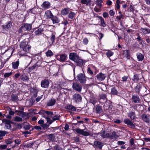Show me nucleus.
<instances>
[{
    "label": "nucleus",
    "instance_id": "obj_1",
    "mask_svg": "<svg viewBox=\"0 0 150 150\" xmlns=\"http://www.w3.org/2000/svg\"><path fill=\"white\" fill-rule=\"evenodd\" d=\"M136 92L141 96L145 95L146 94V89L144 86L141 87L140 85H137L135 88Z\"/></svg>",
    "mask_w": 150,
    "mask_h": 150
},
{
    "label": "nucleus",
    "instance_id": "obj_2",
    "mask_svg": "<svg viewBox=\"0 0 150 150\" xmlns=\"http://www.w3.org/2000/svg\"><path fill=\"white\" fill-rule=\"evenodd\" d=\"M32 25L27 23H23L19 30V33L23 32V31H29L31 28Z\"/></svg>",
    "mask_w": 150,
    "mask_h": 150
},
{
    "label": "nucleus",
    "instance_id": "obj_3",
    "mask_svg": "<svg viewBox=\"0 0 150 150\" xmlns=\"http://www.w3.org/2000/svg\"><path fill=\"white\" fill-rule=\"evenodd\" d=\"M76 78L79 82L81 83H84L86 81L84 74L82 73L78 74L76 76Z\"/></svg>",
    "mask_w": 150,
    "mask_h": 150
},
{
    "label": "nucleus",
    "instance_id": "obj_4",
    "mask_svg": "<svg viewBox=\"0 0 150 150\" xmlns=\"http://www.w3.org/2000/svg\"><path fill=\"white\" fill-rule=\"evenodd\" d=\"M77 134H81L84 136H87L90 135V133L86 131H85L84 129L79 128H76L74 129Z\"/></svg>",
    "mask_w": 150,
    "mask_h": 150
},
{
    "label": "nucleus",
    "instance_id": "obj_5",
    "mask_svg": "<svg viewBox=\"0 0 150 150\" xmlns=\"http://www.w3.org/2000/svg\"><path fill=\"white\" fill-rule=\"evenodd\" d=\"M72 99L75 103H78L81 101L82 97L80 94L76 93L73 96Z\"/></svg>",
    "mask_w": 150,
    "mask_h": 150
},
{
    "label": "nucleus",
    "instance_id": "obj_6",
    "mask_svg": "<svg viewBox=\"0 0 150 150\" xmlns=\"http://www.w3.org/2000/svg\"><path fill=\"white\" fill-rule=\"evenodd\" d=\"M69 57L71 60L74 61L75 62L79 57L78 55L76 53L73 52L71 53H70Z\"/></svg>",
    "mask_w": 150,
    "mask_h": 150
},
{
    "label": "nucleus",
    "instance_id": "obj_7",
    "mask_svg": "<svg viewBox=\"0 0 150 150\" xmlns=\"http://www.w3.org/2000/svg\"><path fill=\"white\" fill-rule=\"evenodd\" d=\"M124 122L125 124L129 125L130 128L133 129L135 128V125L129 119L127 118L125 119L124 120Z\"/></svg>",
    "mask_w": 150,
    "mask_h": 150
},
{
    "label": "nucleus",
    "instance_id": "obj_8",
    "mask_svg": "<svg viewBox=\"0 0 150 150\" xmlns=\"http://www.w3.org/2000/svg\"><path fill=\"white\" fill-rule=\"evenodd\" d=\"M73 88L79 92H80L82 89V86L79 84L76 83H73Z\"/></svg>",
    "mask_w": 150,
    "mask_h": 150
},
{
    "label": "nucleus",
    "instance_id": "obj_9",
    "mask_svg": "<svg viewBox=\"0 0 150 150\" xmlns=\"http://www.w3.org/2000/svg\"><path fill=\"white\" fill-rule=\"evenodd\" d=\"M49 84V82L48 80L46 79L42 81L41 83V87L45 88H47Z\"/></svg>",
    "mask_w": 150,
    "mask_h": 150
},
{
    "label": "nucleus",
    "instance_id": "obj_10",
    "mask_svg": "<svg viewBox=\"0 0 150 150\" xmlns=\"http://www.w3.org/2000/svg\"><path fill=\"white\" fill-rule=\"evenodd\" d=\"M94 145L97 148L100 149L102 148L103 146L104 145V144L100 142L95 141L94 142Z\"/></svg>",
    "mask_w": 150,
    "mask_h": 150
},
{
    "label": "nucleus",
    "instance_id": "obj_11",
    "mask_svg": "<svg viewBox=\"0 0 150 150\" xmlns=\"http://www.w3.org/2000/svg\"><path fill=\"white\" fill-rule=\"evenodd\" d=\"M15 112H17V115L22 117H25L28 115V113H26L22 111L16 110Z\"/></svg>",
    "mask_w": 150,
    "mask_h": 150
},
{
    "label": "nucleus",
    "instance_id": "obj_12",
    "mask_svg": "<svg viewBox=\"0 0 150 150\" xmlns=\"http://www.w3.org/2000/svg\"><path fill=\"white\" fill-rule=\"evenodd\" d=\"M96 77L99 81H101L105 79V76L104 74L100 73L96 75Z\"/></svg>",
    "mask_w": 150,
    "mask_h": 150
},
{
    "label": "nucleus",
    "instance_id": "obj_13",
    "mask_svg": "<svg viewBox=\"0 0 150 150\" xmlns=\"http://www.w3.org/2000/svg\"><path fill=\"white\" fill-rule=\"evenodd\" d=\"M76 63V64L78 66L81 67L83 64V60L79 57L77 60L74 62Z\"/></svg>",
    "mask_w": 150,
    "mask_h": 150
},
{
    "label": "nucleus",
    "instance_id": "obj_14",
    "mask_svg": "<svg viewBox=\"0 0 150 150\" xmlns=\"http://www.w3.org/2000/svg\"><path fill=\"white\" fill-rule=\"evenodd\" d=\"M45 16L47 18H52L53 16V15L51 11L49 10H47L45 12Z\"/></svg>",
    "mask_w": 150,
    "mask_h": 150
},
{
    "label": "nucleus",
    "instance_id": "obj_15",
    "mask_svg": "<svg viewBox=\"0 0 150 150\" xmlns=\"http://www.w3.org/2000/svg\"><path fill=\"white\" fill-rule=\"evenodd\" d=\"M56 101V100L52 98L49 100L47 105L48 106H53L55 104Z\"/></svg>",
    "mask_w": 150,
    "mask_h": 150
},
{
    "label": "nucleus",
    "instance_id": "obj_16",
    "mask_svg": "<svg viewBox=\"0 0 150 150\" xmlns=\"http://www.w3.org/2000/svg\"><path fill=\"white\" fill-rule=\"evenodd\" d=\"M119 136L117 135L116 132L115 131H113L111 134L110 135L108 138L111 139H117Z\"/></svg>",
    "mask_w": 150,
    "mask_h": 150
},
{
    "label": "nucleus",
    "instance_id": "obj_17",
    "mask_svg": "<svg viewBox=\"0 0 150 150\" xmlns=\"http://www.w3.org/2000/svg\"><path fill=\"white\" fill-rule=\"evenodd\" d=\"M100 136L103 138H108L110 136V134L109 133H105V131L102 132L100 133Z\"/></svg>",
    "mask_w": 150,
    "mask_h": 150
},
{
    "label": "nucleus",
    "instance_id": "obj_18",
    "mask_svg": "<svg viewBox=\"0 0 150 150\" xmlns=\"http://www.w3.org/2000/svg\"><path fill=\"white\" fill-rule=\"evenodd\" d=\"M50 3L48 1H45L42 5V7L43 9L48 8L50 6Z\"/></svg>",
    "mask_w": 150,
    "mask_h": 150
},
{
    "label": "nucleus",
    "instance_id": "obj_19",
    "mask_svg": "<svg viewBox=\"0 0 150 150\" xmlns=\"http://www.w3.org/2000/svg\"><path fill=\"white\" fill-rule=\"evenodd\" d=\"M142 120L145 122L147 123L149 122V117L146 115L143 114L142 115Z\"/></svg>",
    "mask_w": 150,
    "mask_h": 150
},
{
    "label": "nucleus",
    "instance_id": "obj_20",
    "mask_svg": "<svg viewBox=\"0 0 150 150\" xmlns=\"http://www.w3.org/2000/svg\"><path fill=\"white\" fill-rule=\"evenodd\" d=\"M65 108L69 110L74 111L76 110V108L75 107L72 105H69L65 106Z\"/></svg>",
    "mask_w": 150,
    "mask_h": 150
},
{
    "label": "nucleus",
    "instance_id": "obj_21",
    "mask_svg": "<svg viewBox=\"0 0 150 150\" xmlns=\"http://www.w3.org/2000/svg\"><path fill=\"white\" fill-rule=\"evenodd\" d=\"M97 17L100 20L101 26L103 27H105L106 25L105 23L103 18L102 17L100 16H97Z\"/></svg>",
    "mask_w": 150,
    "mask_h": 150
},
{
    "label": "nucleus",
    "instance_id": "obj_22",
    "mask_svg": "<svg viewBox=\"0 0 150 150\" xmlns=\"http://www.w3.org/2000/svg\"><path fill=\"white\" fill-rule=\"evenodd\" d=\"M70 9L69 8H64L61 11V13L63 15H66L69 13Z\"/></svg>",
    "mask_w": 150,
    "mask_h": 150
},
{
    "label": "nucleus",
    "instance_id": "obj_23",
    "mask_svg": "<svg viewBox=\"0 0 150 150\" xmlns=\"http://www.w3.org/2000/svg\"><path fill=\"white\" fill-rule=\"evenodd\" d=\"M132 100L133 101L134 103H137L139 102L140 99L138 96L133 95L132 96Z\"/></svg>",
    "mask_w": 150,
    "mask_h": 150
},
{
    "label": "nucleus",
    "instance_id": "obj_24",
    "mask_svg": "<svg viewBox=\"0 0 150 150\" xmlns=\"http://www.w3.org/2000/svg\"><path fill=\"white\" fill-rule=\"evenodd\" d=\"M11 100L14 102L17 101L18 100L17 96L16 95L12 94L11 96Z\"/></svg>",
    "mask_w": 150,
    "mask_h": 150
},
{
    "label": "nucleus",
    "instance_id": "obj_25",
    "mask_svg": "<svg viewBox=\"0 0 150 150\" xmlns=\"http://www.w3.org/2000/svg\"><path fill=\"white\" fill-rule=\"evenodd\" d=\"M60 59L62 61H64L65 60L67 59V55L64 54H60Z\"/></svg>",
    "mask_w": 150,
    "mask_h": 150
},
{
    "label": "nucleus",
    "instance_id": "obj_26",
    "mask_svg": "<svg viewBox=\"0 0 150 150\" xmlns=\"http://www.w3.org/2000/svg\"><path fill=\"white\" fill-rule=\"evenodd\" d=\"M11 21H10L8 23L7 25H3L2 27L3 28L5 29V30H7L11 27Z\"/></svg>",
    "mask_w": 150,
    "mask_h": 150
},
{
    "label": "nucleus",
    "instance_id": "obj_27",
    "mask_svg": "<svg viewBox=\"0 0 150 150\" xmlns=\"http://www.w3.org/2000/svg\"><path fill=\"white\" fill-rule=\"evenodd\" d=\"M7 134V132L4 131L0 130V140L3 138V137Z\"/></svg>",
    "mask_w": 150,
    "mask_h": 150
},
{
    "label": "nucleus",
    "instance_id": "obj_28",
    "mask_svg": "<svg viewBox=\"0 0 150 150\" xmlns=\"http://www.w3.org/2000/svg\"><path fill=\"white\" fill-rule=\"evenodd\" d=\"M13 68L14 69H17L19 64V62L17 61L16 62H13L12 63Z\"/></svg>",
    "mask_w": 150,
    "mask_h": 150
},
{
    "label": "nucleus",
    "instance_id": "obj_29",
    "mask_svg": "<svg viewBox=\"0 0 150 150\" xmlns=\"http://www.w3.org/2000/svg\"><path fill=\"white\" fill-rule=\"evenodd\" d=\"M129 117H130L132 120H134V119L135 117V115L134 112L131 111L128 114Z\"/></svg>",
    "mask_w": 150,
    "mask_h": 150
},
{
    "label": "nucleus",
    "instance_id": "obj_30",
    "mask_svg": "<svg viewBox=\"0 0 150 150\" xmlns=\"http://www.w3.org/2000/svg\"><path fill=\"white\" fill-rule=\"evenodd\" d=\"M140 30L144 33L148 34L150 33V30L149 28H142Z\"/></svg>",
    "mask_w": 150,
    "mask_h": 150
},
{
    "label": "nucleus",
    "instance_id": "obj_31",
    "mask_svg": "<svg viewBox=\"0 0 150 150\" xmlns=\"http://www.w3.org/2000/svg\"><path fill=\"white\" fill-rule=\"evenodd\" d=\"M53 23H57L59 22V20L58 18L56 16L53 17L51 18Z\"/></svg>",
    "mask_w": 150,
    "mask_h": 150
},
{
    "label": "nucleus",
    "instance_id": "obj_32",
    "mask_svg": "<svg viewBox=\"0 0 150 150\" xmlns=\"http://www.w3.org/2000/svg\"><path fill=\"white\" fill-rule=\"evenodd\" d=\"M21 79L23 81H27L29 79L28 76L25 74L22 75L21 76Z\"/></svg>",
    "mask_w": 150,
    "mask_h": 150
},
{
    "label": "nucleus",
    "instance_id": "obj_33",
    "mask_svg": "<svg viewBox=\"0 0 150 150\" xmlns=\"http://www.w3.org/2000/svg\"><path fill=\"white\" fill-rule=\"evenodd\" d=\"M137 56L139 61H142L144 58V56L140 53H138L137 54Z\"/></svg>",
    "mask_w": 150,
    "mask_h": 150
},
{
    "label": "nucleus",
    "instance_id": "obj_34",
    "mask_svg": "<svg viewBox=\"0 0 150 150\" xmlns=\"http://www.w3.org/2000/svg\"><path fill=\"white\" fill-rule=\"evenodd\" d=\"M43 30L42 28H39L35 31V35H39L41 34L43 32Z\"/></svg>",
    "mask_w": 150,
    "mask_h": 150
},
{
    "label": "nucleus",
    "instance_id": "obj_35",
    "mask_svg": "<svg viewBox=\"0 0 150 150\" xmlns=\"http://www.w3.org/2000/svg\"><path fill=\"white\" fill-rule=\"evenodd\" d=\"M28 44H27L25 42H21L20 45V47L21 49H23V48H25L26 46L28 45Z\"/></svg>",
    "mask_w": 150,
    "mask_h": 150
},
{
    "label": "nucleus",
    "instance_id": "obj_36",
    "mask_svg": "<svg viewBox=\"0 0 150 150\" xmlns=\"http://www.w3.org/2000/svg\"><path fill=\"white\" fill-rule=\"evenodd\" d=\"M103 2V0H97L96 1V4L98 7L101 8L102 7V3Z\"/></svg>",
    "mask_w": 150,
    "mask_h": 150
},
{
    "label": "nucleus",
    "instance_id": "obj_37",
    "mask_svg": "<svg viewBox=\"0 0 150 150\" xmlns=\"http://www.w3.org/2000/svg\"><path fill=\"white\" fill-rule=\"evenodd\" d=\"M38 62H37L36 64H34L33 66L31 67H30L29 69V70L30 71H32L36 67H39L40 65L38 64Z\"/></svg>",
    "mask_w": 150,
    "mask_h": 150
},
{
    "label": "nucleus",
    "instance_id": "obj_38",
    "mask_svg": "<svg viewBox=\"0 0 150 150\" xmlns=\"http://www.w3.org/2000/svg\"><path fill=\"white\" fill-rule=\"evenodd\" d=\"M96 111L98 113H100L102 111L101 107L100 106H97L96 108Z\"/></svg>",
    "mask_w": 150,
    "mask_h": 150
},
{
    "label": "nucleus",
    "instance_id": "obj_39",
    "mask_svg": "<svg viewBox=\"0 0 150 150\" xmlns=\"http://www.w3.org/2000/svg\"><path fill=\"white\" fill-rule=\"evenodd\" d=\"M34 144V143H28L25 144L24 145V146L26 148H28L30 147H31L32 146H33Z\"/></svg>",
    "mask_w": 150,
    "mask_h": 150
},
{
    "label": "nucleus",
    "instance_id": "obj_40",
    "mask_svg": "<svg viewBox=\"0 0 150 150\" xmlns=\"http://www.w3.org/2000/svg\"><path fill=\"white\" fill-rule=\"evenodd\" d=\"M47 56L48 57H50L53 55V53L50 50H48L46 53Z\"/></svg>",
    "mask_w": 150,
    "mask_h": 150
},
{
    "label": "nucleus",
    "instance_id": "obj_41",
    "mask_svg": "<svg viewBox=\"0 0 150 150\" xmlns=\"http://www.w3.org/2000/svg\"><path fill=\"white\" fill-rule=\"evenodd\" d=\"M48 139L50 141L53 140L54 138V135L52 134H50L47 136Z\"/></svg>",
    "mask_w": 150,
    "mask_h": 150
},
{
    "label": "nucleus",
    "instance_id": "obj_42",
    "mask_svg": "<svg viewBox=\"0 0 150 150\" xmlns=\"http://www.w3.org/2000/svg\"><path fill=\"white\" fill-rule=\"evenodd\" d=\"M113 54V52L110 50H108L106 53V55L107 57L109 58Z\"/></svg>",
    "mask_w": 150,
    "mask_h": 150
},
{
    "label": "nucleus",
    "instance_id": "obj_43",
    "mask_svg": "<svg viewBox=\"0 0 150 150\" xmlns=\"http://www.w3.org/2000/svg\"><path fill=\"white\" fill-rule=\"evenodd\" d=\"M30 46L28 45L25 46V48H23L22 50L26 52H28L30 51Z\"/></svg>",
    "mask_w": 150,
    "mask_h": 150
},
{
    "label": "nucleus",
    "instance_id": "obj_44",
    "mask_svg": "<svg viewBox=\"0 0 150 150\" xmlns=\"http://www.w3.org/2000/svg\"><path fill=\"white\" fill-rule=\"evenodd\" d=\"M14 120L16 122H21L23 120L22 119L18 116H16L15 117Z\"/></svg>",
    "mask_w": 150,
    "mask_h": 150
},
{
    "label": "nucleus",
    "instance_id": "obj_45",
    "mask_svg": "<svg viewBox=\"0 0 150 150\" xmlns=\"http://www.w3.org/2000/svg\"><path fill=\"white\" fill-rule=\"evenodd\" d=\"M111 93L113 94L117 95L118 92L115 88H113L111 89Z\"/></svg>",
    "mask_w": 150,
    "mask_h": 150
},
{
    "label": "nucleus",
    "instance_id": "obj_46",
    "mask_svg": "<svg viewBox=\"0 0 150 150\" xmlns=\"http://www.w3.org/2000/svg\"><path fill=\"white\" fill-rule=\"evenodd\" d=\"M46 118L47 121V122H49V124H51L52 122H53V120H51L50 119L49 117L48 116L46 117Z\"/></svg>",
    "mask_w": 150,
    "mask_h": 150
},
{
    "label": "nucleus",
    "instance_id": "obj_47",
    "mask_svg": "<svg viewBox=\"0 0 150 150\" xmlns=\"http://www.w3.org/2000/svg\"><path fill=\"white\" fill-rule=\"evenodd\" d=\"M54 148L55 150H62V149L58 145H56Z\"/></svg>",
    "mask_w": 150,
    "mask_h": 150
},
{
    "label": "nucleus",
    "instance_id": "obj_48",
    "mask_svg": "<svg viewBox=\"0 0 150 150\" xmlns=\"http://www.w3.org/2000/svg\"><path fill=\"white\" fill-rule=\"evenodd\" d=\"M74 16V13L71 12L69 13V14L68 17L69 18H70L71 19H72L73 18Z\"/></svg>",
    "mask_w": 150,
    "mask_h": 150
},
{
    "label": "nucleus",
    "instance_id": "obj_49",
    "mask_svg": "<svg viewBox=\"0 0 150 150\" xmlns=\"http://www.w3.org/2000/svg\"><path fill=\"white\" fill-rule=\"evenodd\" d=\"M124 53L126 54V55H127V58L128 59H129L130 56L129 51L127 50H125Z\"/></svg>",
    "mask_w": 150,
    "mask_h": 150
},
{
    "label": "nucleus",
    "instance_id": "obj_50",
    "mask_svg": "<svg viewBox=\"0 0 150 150\" xmlns=\"http://www.w3.org/2000/svg\"><path fill=\"white\" fill-rule=\"evenodd\" d=\"M24 128L25 130H28L30 129V125L29 124L25 125H24Z\"/></svg>",
    "mask_w": 150,
    "mask_h": 150
},
{
    "label": "nucleus",
    "instance_id": "obj_51",
    "mask_svg": "<svg viewBox=\"0 0 150 150\" xmlns=\"http://www.w3.org/2000/svg\"><path fill=\"white\" fill-rule=\"evenodd\" d=\"M55 39V37L54 35L52 34L51 37V38L50 39L53 43L54 42V41Z\"/></svg>",
    "mask_w": 150,
    "mask_h": 150
},
{
    "label": "nucleus",
    "instance_id": "obj_52",
    "mask_svg": "<svg viewBox=\"0 0 150 150\" xmlns=\"http://www.w3.org/2000/svg\"><path fill=\"white\" fill-rule=\"evenodd\" d=\"M12 72L9 73H6L4 75V77L5 78L8 77L12 74Z\"/></svg>",
    "mask_w": 150,
    "mask_h": 150
},
{
    "label": "nucleus",
    "instance_id": "obj_53",
    "mask_svg": "<svg viewBox=\"0 0 150 150\" xmlns=\"http://www.w3.org/2000/svg\"><path fill=\"white\" fill-rule=\"evenodd\" d=\"M87 72L91 75H92L93 74V71L91 70L90 68L88 67L87 69Z\"/></svg>",
    "mask_w": 150,
    "mask_h": 150
},
{
    "label": "nucleus",
    "instance_id": "obj_54",
    "mask_svg": "<svg viewBox=\"0 0 150 150\" xmlns=\"http://www.w3.org/2000/svg\"><path fill=\"white\" fill-rule=\"evenodd\" d=\"M45 114H46L47 115H50L51 116L53 115V113L52 112L47 111H45Z\"/></svg>",
    "mask_w": 150,
    "mask_h": 150
},
{
    "label": "nucleus",
    "instance_id": "obj_55",
    "mask_svg": "<svg viewBox=\"0 0 150 150\" xmlns=\"http://www.w3.org/2000/svg\"><path fill=\"white\" fill-rule=\"evenodd\" d=\"M96 100L94 99H91L90 101V102L91 103H92L93 105H94L96 103Z\"/></svg>",
    "mask_w": 150,
    "mask_h": 150
},
{
    "label": "nucleus",
    "instance_id": "obj_56",
    "mask_svg": "<svg viewBox=\"0 0 150 150\" xmlns=\"http://www.w3.org/2000/svg\"><path fill=\"white\" fill-rule=\"evenodd\" d=\"M138 79L139 78H138L137 75H134V76L133 80L134 81H137L138 80Z\"/></svg>",
    "mask_w": 150,
    "mask_h": 150
},
{
    "label": "nucleus",
    "instance_id": "obj_57",
    "mask_svg": "<svg viewBox=\"0 0 150 150\" xmlns=\"http://www.w3.org/2000/svg\"><path fill=\"white\" fill-rule=\"evenodd\" d=\"M59 116H54L53 117V118H52V120H53V122H54V121L59 120Z\"/></svg>",
    "mask_w": 150,
    "mask_h": 150
},
{
    "label": "nucleus",
    "instance_id": "obj_58",
    "mask_svg": "<svg viewBox=\"0 0 150 150\" xmlns=\"http://www.w3.org/2000/svg\"><path fill=\"white\" fill-rule=\"evenodd\" d=\"M101 8H98L96 7L94 8V10L96 12H98L101 11Z\"/></svg>",
    "mask_w": 150,
    "mask_h": 150
},
{
    "label": "nucleus",
    "instance_id": "obj_59",
    "mask_svg": "<svg viewBox=\"0 0 150 150\" xmlns=\"http://www.w3.org/2000/svg\"><path fill=\"white\" fill-rule=\"evenodd\" d=\"M128 78L127 76H124L122 78V81H126Z\"/></svg>",
    "mask_w": 150,
    "mask_h": 150
},
{
    "label": "nucleus",
    "instance_id": "obj_60",
    "mask_svg": "<svg viewBox=\"0 0 150 150\" xmlns=\"http://www.w3.org/2000/svg\"><path fill=\"white\" fill-rule=\"evenodd\" d=\"M123 16L122 14H120V16H117L116 17V18L119 20H120L121 18H123Z\"/></svg>",
    "mask_w": 150,
    "mask_h": 150
},
{
    "label": "nucleus",
    "instance_id": "obj_61",
    "mask_svg": "<svg viewBox=\"0 0 150 150\" xmlns=\"http://www.w3.org/2000/svg\"><path fill=\"white\" fill-rule=\"evenodd\" d=\"M30 133H31L30 132V131L28 132V131L24 132H23V134H24V136L25 137H27V135L28 134H30Z\"/></svg>",
    "mask_w": 150,
    "mask_h": 150
},
{
    "label": "nucleus",
    "instance_id": "obj_62",
    "mask_svg": "<svg viewBox=\"0 0 150 150\" xmlns=\"http://www.w3.org/2000/svg\"><path fill=\"white\" fill-rule=\"evenodd\" d=\"M38 114L41 115H45V110H42L40 111L38 113Z\"/></svg>",
    "mask_w": 150,
    "mask_h": 150
},
{
    "label": "nucleus",
    "instance_id": "obj_63",
    "mask_svg": "<svg viewBox=\"0 0 150 150\" xmlns=\"http://www.w3.org/2000/svg\"><path fill=\"white\" fill-rule=\"evenodd\" d=\"M7 147V145H1V149H6Z\"/></svg>",
    "mask_w": 150,
    "mask_h": 150
},
{
    "label": "nucleus",
    "instance_id": "obj_64",
    "mask_svg": "<svg viewBox=\"0 0 150 150\" xmlns=\"http://www.w3.org/2000/svg\"><path fill=\"white\" fill-rule=\"evenodd\" d=\"M108 16V14L107 13L105 12L103 13V16L105 18L107 17Z\"/></svg>",
    "mask_w": 150,
    "mask_h": 150
}]
</instances>
